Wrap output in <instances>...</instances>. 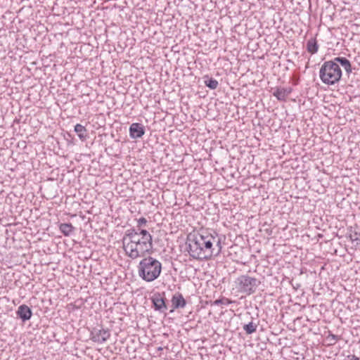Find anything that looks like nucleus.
<instances>
[{
  "label": "nucleus",
  "instance_id": "9",
  "mask_svg": "<svg viewBox=\"0 0 360 360\" xmlns=\"http://www.w3.org/2000/svg\"><path fill=\"white\" fill-rule=\"evenodd\" d=\"M145 134L144 127L140 123H132L129 127V135L132 139H139Z\"/></svg>",
  "mask_w": 360,
  "mask_h": 360
},
{
  "label": "nucleus",
  "instance_id": "20",
  "mask_svg": "<svg viewBox=\"0 0 360 360\" xmlns=\"http://www.w3.org/2000/svg\"><path fill=\"white\" fill-rule=\"evenodd\" d=\"M327 340L329 341L330 345H334L338 340H340V338L334 334H329L327 337Z\"/></svg>",
  "mask_w": 360,
  "mask_h": 360
},
{
  "label": "nucleus",
  "instance_id": "3",
  "mask_svg": "<svg viewBox=\"0 0 360 360\" xmlns=\"http://www.w3.org/2000/svg\"><path fill=\"white\" fill-rule=\"evenodd\" d=\"M161 271V262L151 256L142 259L138 265L139 276L146 282H152L157 279Z\"/></svg>",
  "mask_w": 360,
  "mask_h": 360
},
{
  "label": "nucleus",
  "instance_id": "2",
  "mask_svg": "<svg viewBox=\"0 0 360 360\" xmlns=\"http://www.w3.org/2000/svg\"><path fill=\"white\" fill-rule=\"evenodd\" d=\"M123 249L131 259L143 257L153 250V237L145 229L127 230L122 238Z\"/></svg>",
  "mask_w": 360,
  "mask_h": 360
},
{
  "label": "nucleus",
  "instance_id": "13",
  "mask_svg": "<svg viewBox=\"0 0 360 360\" xmlns=\"http://www.w3.org/2000/svg\"><path fill=\"white\" fill-rule=\"evenodd\" d=\"M75 229V227L70 223H63L59 226V230L65 236H70Z\"/></svg>",
  "mask_w": 360,
  "mask_h": 360
},
{
  "label": "nucleus",
  "instance_id": "15",
  "mask_svg": "<svg viewBox=\"0 0 360 360\" xmlns=\"http://www.w3.org/2000/svg\"><path fill=\"white\" fill-rule=\"evenodd\" d=\"M75 131L77 134L78 136L79 137L80 139L82 140H84L86 139V128L80 124H77L75 126Z\"/></svg>",
  "mask_w": 360,
  "mask_h": 360
},
{
  "label": "nucleus",
  "instance_id": "16",
  "mask_svg": "<svg viewBox=\"0 0 360 360\" xmlns=\"http://www.w3.org/2000/svg\"><path fill=\"white\" fill-rule=\"evenodd\" d=\"M205 84L209 87L210 89H216L219 85V82L217 80L213 79V78H209L208 76L205 77Z\"/></svg>",
  "mask_w": 360,
  "mask_h": 360
},
{
  "label": "nucleus",
  "instance_id": "4",
  "mask_svg": "<svg viewBox=\"0 0 360 360\" xmlns=\"http://www.w3.org/2000/svg\"><path fill=\"white\" fill-rule=\"evenodd\" d=\"M319 77L321 82L327 85L338 83L342 77V70L338 64L333 60L326 61L319 70Z\"/></svg>",
  "mask_w": 360,
  "mask_h": 360
},
{
  "label": "nucleus",
  "instance_id": "1",
  "mask_svg": "<svg viewBox=\"0 0 360 360\" xmlns=\"http://www.w3.org/2000/svg\"><path fill=\"white\" fill-rule=\"evenodd\" d=\"M187 243L189 255L199 260L217 256L222 248L220 239L206 231L190 233Z\"/></svg>",
  "mask_w": 360,
  "mask_h": 360
},
{
  "label": "nucleus",
  "instance_id": "12",
  "mask_svg": "<svg viewBox=\"0 0 360 360\" xmlns=\"http://www.w3.org/2000/svg\"><path fill=\"white\" fill-rule=\"evenodd\" d=\"M332 60L336 62V64H340L347 74H350L352 72L351 63L346 58L336 57Z\"/></svg>",
  "mask_w": 360,
  "mask_h": 360
},
{
  "label": "nucleus",
  "instance_id": "5",
  "mask_svg": "<svg viewBox=\"0 0 360 360\" xmlns=\"http://www.w3.org/2000/svg\"><path fill=\"white\" fill-rule=\"evenodd\" d=\"M235 283L238 291L247 295L255 293L261 283L259 280L248 275L238 276Z\"/></svg>",
  "mask_w": 360,
  "mask_h": 360
},
{
  "label": "nucleus",
  "instance_id": "7",
  "mask_svg": "<svg viewBox=\"0 0 360 360\" xmlns=\"http://www.w3.org/2000/svg\"><path fill=\"white\" fill-rule=\"evenodd\" d=\"M16 315L23 322L31 319L32 315V309L26 304L20 305L16 311Z\"/></svg>",
  "mask_w": 360,
  "mask_h": 360
},
{
  "label": "nucleus",
  "instance_id": "14",
  "mask_svg": "<svg viewBox=\"0 0 360 360\" xmlns=\"http://www.w3.org/2000/svg\"><path fill=\"white\" fill-rule=\"evenodd\" d=\"M307 50L311 54H314L318 52L319 44L315 38H311L307 41Z\"/></svg>",
  "mask_w": 360,
  "mask_h": 360
},
{
  "label": "nucleus",
  "instance_id": "10",
  "mask_svg": "<svg viewBox=\"0 0 360 360\" xmlns=\"http://www.w3.org/2000/svg\"><path fill=\"white\" fill-rule=\"evenodd\" d=\"M292 92L291 87H283V88H277L275 91L273 93V95L281 101H285L286 98Z\"/></svg>",
  "mask_w": 360,
  "mask_h": 360
},
{
  "label": "nucleus",
  "instance_id": "19",
  "mask_svg": "<svg viewBox=\"0 0 360 360\" xmlns=\"http://www.w3.org/2000/svg\"><path fill=\"white\" fill-rule=\"evenodd\" d=\"M232 303V301L230 300L228 298H226V297H223V298H221V299H218V300H216L214 302V305H219V304H224V305H228L229 304Z\"/></svg>",
  "mask_w": 360,
  "mask_h": 360
},
{
  "label": "nucleus",
  "instance_id": "22",
  "mask_svg": "<svg viewBox=\"0 0 360 360\" xmlns=\"http://www.w3.org/2000/svg\"><path fill=\"white\" fill-rule=\"evenodd\" d=\"M345 360H359V358L355 355H348Z\"/></svg>",
  "mask_w": 360,
  "mask_h": 360
},
{
  "label": "nucleus",
  "instance_id": "17",
  "mask_svg": "<svg viewBox=\"0 0 360 360\" xmlns=\"http://www.w3.org/2000/svg\"><path fill=\"white\" fill-rule=\"evenodd\" d=\"M360 236V229H359L357 226L356 227H351L350 229V233H349V238L352 241H356L359 240V236Z\"/></svg>",
  "mask_w": 360,
  "mask_h": 360
},
{
  "label": "nucleus",
  "instance_id": "11",
  "mask_svg": "<svg viewBox=\"0 0 360 360\" xmlns=\"http://www.w3.org/2000/svg\"><path fill=\"white\" fill-rule=\"evenodd\" d=\"M172 306L174 309L184 308L186 302L181 293H176L172 298Z\"/></svg>",
  "mask_w": 360,
  "mask_h": 360
},
{
  "label": "nucleus",
  "instance_id": "8",
  "mask_svg": "<svg viewBox=\"0 0 360 360\" xmlns=\"http://www.w3.org/2000/svg\"><path fill=\"white\" fill-rule=\"evenodd\" d=\"M152 302L155 310L160 312H165L167 307L165 302V298L160 293L155 294L152 297Z\"/></svg>",
  "mask_w": 360,
  "mask_h": 360
},
{
  "label": "nucleus",
  "instance_id": "21",
  "mask_svg": "<svg viewBox=\"0 0 360 360\" xmlns=\"http://www.w3.org/2000/svg\"><path fill=\"white\" fill-rule=\"evenodd\" d=\"M147 223V220L145 217H141L137 220L138 227H141L142 226L146 225Z\"/></svg>",
  "mask_w": 360,
  "mask_h": 360
},
{
  "label": "nucleus",
  "instance_id": "18",
  "mask_svg": "<svg viewBox=\"0 0 360 360\" xmlns=\"http://www.w3.org/2000/svg\"><path fill=\"white\" fill-rule=\"evenodd\" d=\"M257 327V326L256 324H254L252 322H250L249 323L244 325L243 330L247 334L250 335L256 331Z\"/></svg>",
  "mask_w": 360,
  "mask_h": 360
},
{
  "label": "nucleus",
  "instance_id": "6",
  "mask_svg": "<svg viewBox=\"0 0 360 360\" xmlns=\"http://www.w3.org/2000/svg\"><path fill=\"white\" fill-rule=\"evenodd\" d=\"M110 336V333L108 329L94 328L91 332V340L99 344L105 342Z\"/></svg>",
  "mask_w": 360,
  "mask_h": 360
}]
</instances>
